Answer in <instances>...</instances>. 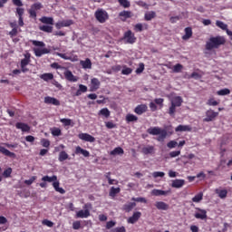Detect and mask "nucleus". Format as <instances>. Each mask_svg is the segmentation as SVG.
<instances>
[{
  "label": "nucleus",
  "mask_w": 232,
  "mask_h": 232,
  "mask_svg": "<svg viewBox=\"0 0 232 232\" xmlns=\"http://www.w3.org/2000/svg\"><path fill=\"white\" fill-rule=\"evenodd\" d=\"M179 146V143L175 140H170L167 143V147L169 148V150H173V148H177Z\"/></svg>",
  "instance_id": "4d7b16f0"
},
{
  "label": "nucleus",
  "mask_w": 232,
  "mask_h": 232,
  "mask_svg": "<svg viewBox=\"0 0 232 232\" xmlns=\"http://www.w3.org/2000/svg\"><path fill=\"white\" fill-rule=\"evenodd\" d=\"M42 224H43L44 226H47V227H53V222H52V221H50V220H48V219H44V220L42 221Z\"/></svg>",
  "instance_id": "0e129e2a"
},
{
  "label": "nucleus",
  "mask_w": 232,
  "mask_h": 232,
  "mask_svg": "<svg viewBox=\"0 0 232 232\" xmlns=\"http://www.w3.org/2000/svg\"><path fill=\"white\" fill-rule=\"evenodd\" d=\"M131 200H133V202H141L143 204H146L148 202L145 198H132Z\"/></svg>",
  "instance_id": "e2e57ef3"
},
{
  "label": "nucleus",
  "mask_w": 232,
  "mask_h": 232,
  "mask_svg": "<svg viewBox=\"0 0 232 232\" xmlns=\"http://www.w3.org/2000/svg\"><path fill=\"white\" fill-rule=\"evenodd\" d=\"M146 111H148V105H146V104L138 105L134 109V112L137 115H142V113H146Z\"/></svg>",
  "instance_id": "f3484780"
},
{
  "label": "nucleus",
  "mask_w": 232,
  "mask_h": 232,
  "mask_svg": "<svg viewBox=\"0 0 232 232\" xmlns=\"http://www.w3.org/2000/svg\"><path fill=\"white\" fill-rule=\"evenodd\" d=\"M184 66L180 63H177L176 65L173 66V72L174 73H180L182 72Z\"/></svg>",
  "instance_id": "3c124183"
},
{
  "label": "nucleus",
  "mask_w": 232,
  "mask_h": 232,
  "mask_svg": "<svg viewBox=\"0 0 232 232\" xmlns=\"http://www.w3.org/2000/svg\"><path fill=\"white\" fill-rule=\"evenodd\" d=\"M224 44H226V37L220 35L212 36L206 44V50L220 48V46H224Z\"/></svg>",
  "instance_id": "f03ea898"
},
{
  "label": "nucleus",
  "mask_w": 232,
  "mask_h": 232,
  "mask_svg": "<svg viewBox=\"0 0 232 232\" xmlns=\"http://www.w3.org/2000/svg\"><path fill=\"white\" fill-rule=\"evenodd\" d=\"M182 102H184V100L180 96H175L170 101V103L173 106H176V108H180V106H182Z\"/></svg>",
  "instance_id": "a211bd4d"
},
{
  "label": "nucleus",
  "mask_w": 232,
  "mask_h": 232,
  "mask_svg": "<svg viewBox=\"0 0 232 232\" xmlns=\"http://www.w3.org/2000/svg\"><path fill=\"white\" fill-rule=\"evenodd\" d=\"M43 8H44V5L40 2H36L33 4L30 9H28V14L31 19H37V11L43 10Z\"/></svg>",
  "instance_id": "39448f33"
},
{
  "label": "nucleus",
  "mask_w": 232,
  "mask_h": 232,
  "mask_svg": "<svg viewBox=\"0 0 232 232\" xmlns=\"http://www.w3.org/2000/svg\"><path fill=\"white\" fill-rule=\"evenodd\" d=\"M80 64L83 70H92V60L90 58L80 61Z\"/></svg>",
  "instance_id": "412c9836"
},
{
  "label": "nucleus",
  "mask_w": 232,
  "mask_h": 232,
  "mask_svg": "<svg viewBox=\"0 0 232 232\" xmlns=\"http://www.w3.org/2000/svg\"><path fill=\"white\" fill-rule=\"evenodd\" d=\"M72 24H73V20H63V21L57 22L55 24V28L57 30H61V28L72 26Z\"/></svg>",
  "instance_id": "9d476101"
},
{
  "label": "nucleus",
  "mask_w": 232,
  "mask_h": 232,
  "mask_svg": "<svg viewBox=\"0 0 232 232\" xmlns=\"http://www.w3.org/2000/svg\"><path fill=\"white\" fill-rule=\"evenodd\" d=\"M41 79L45 82L52 81V79H53V74L52 72H45L41 75Z\"/></svg>",
  "instance_id": "79ce46f5"
},
{
  "label": "nucleus",
  "mask_w": 232,
  "mask_h": 232,
  "mask_svg": "<svg viewBox=\"0 0 232 232\" xmlns=\"http://www.w3.org/2000/svg\"><path fill=\"white\" fill-rule=\"evenodd\" d=\"M196 209L199 212L195 213V218H198L199 220H206V218H208V211H206V209H202L200 208H196Z\"/></svg>",
  "instance_id": "1a4fd4ad"
},
{
  "label": "nucleus",
  "mask_w": 232,
  "mask_h": 232,
  "mask_svg": "<svg viewBox=\"0 0 232 232\" xmlns=\"http://www.w3.org/2000/svg\"><path fill=\"white\" fill-rule=\"evenodd\" d=\"M12 176V168H7L4 173H3V177H5V179H8Z\"/></svg>",
  "instance_id": "6e6d98bb"
},
{
  "label": "nucleus",
  "mask_w": 232,
  "mask_h": 232,
  "mask_svg": "<svg viewBox=\"0 0 232 232\" xmlns=\"http://www.w3.org/2000/svg\"><path fill=\"white\" fill-rule=\"evenodd\" d=\"M125 121L127 122H135V121H139V118L133 114H127Z\"/></svg>",
  "instance_id": "a18cd8bd"
},
{
  "label": "nucleus",
  "mask_w": 232,
  "mask_h": 232,
  "mask_svg": "<svg viewBox=\"0 0 232 232\" xmlns=\"http://www.w3.org/2000/svg\"><path fill=\"white\" fill-rule=\"evenodd\" d=\"M45 104H53V106H61V102L57 98L47 96L44 98Z\"/></svg>",
  "instance_id": "ddd939ff"
},
{
  "label": "nucleus",
  "mask_w": 232,
  "mask_h": 232,
  "mask_svg": "<svg viewBox=\"0 0 232 232\" xmlns=\"http://www.w3.org/2000/svg\"><path fill=\"white\" fill-rule=\"evenodd\" d=\"M34 55L36 57H43V55H46V53H50V49L48 48H34Z\"/></svg>",
  "instance_id": "dca6fc26"
},
{
  "label": "nucleus",
  "mask_w": 232,
  "mask_h": 232,
  "mask_svg": "<svg viewBox=\"0 0 232 232\" xmlns=\"http://www.w3.org/2000/svg\"><path fill=\"white\" fill-rule=\"evenodd\" d=\"M186 184V180L184 179H174L172 180L171 188H182Z\"/></svg>",
  "instance_id": "7c9ffc66"
},
{
  "label": "nucleus",
  "mask_w": 232,
  "mask_h": 232,
  "mask_svg": "<svg viewBox=\"0 0 232 232\" xmlns=\"http://www.w3.org/2000/svg\"><path fill=\"white\" fill-rule=\"evenodd\" d=\"M208 106H218V102L215 101V99L210 98L208 102Z\"/></svg>",
  "instance_id": "052dcab7"
},
{
  "label": "nucleus",
  "mask_w": 232,
  "mask_h": 232,
  "mask_svg": "<svg viewBox=\"0 0 232 232\" xmlns=\"http://www.w3.org/2000/svg\"><path fill=\"white\" fill-rule=\"evenodd\" d=\"M119 193H121V188H115V187H111L109 192L110 197H116L117 195H119Z\"/></svg>",
  "instance_id": "58836bf2"
},
{
  "label": "nucleus",
  "mask_w": 232,
  "mask_h": 232,
  "mask_svg": "<svg viewBox=\"0 0 232 232\" xmlns=\"http://www.w3.org/2000/svg\"><path fill=\"white\" fill-rule=\"evenodd\" d=\"M111 155H124V150L121 147H116L112 151H111Z\"/></svg>",
  "instance_id": "c03bdc74"
},
{
  "label": "nucleus",
  "mask_w": 232,
  "mask_h": 232,
  "mask_svg": "<svg viewBox=\"0 0 232 232\" xmlns=\"http://www.w3.org/2000/svg\"><path fill=\"white\" fill-rule=\"evenodd\" d=\"M216 26H218V28H220L221 30H224L225 32H227V24H224V22L222 21H216Z\"/></svg>",
  "instance_id": "a19ab883"
},
{
  "label": "nucleus",
  "mask_w": 232,
  "mask_h": 232,
  "mask_svg": "<svg viewBox=\"0 0 232 232\" xmlns=\"http://www.w3.org/2000/svg\"><path fill=\"white\" fill-rule=\"evenodd\" d=\"M105 126L108 130H113V128H117V124L113 123V121H106Z\"/></svg>",
  "instance_id": "13d9d810"
},
{
  "label": "nucleus",
  "mask_w": 232,
  "mask_h": 232,
  "mask_svg": "<svg viewBox=\"0 0 232 232\" xmlns=\"http://www.w3.org/2000/svg\"><path fill=\"white\" fill-rule=\"evenodd\" d=\"M144 72V63H140L139 68L136 69V73H142Z\"/></svg>",
  "instance_id": "774afa93"
},
{
  "label": "nucleus",
  "mask_w": 232,
  "mask_h": 232,
  "mask_svg": "<svg viewBox=\"0 0 232 232\" xmlns=\"http://www.w3.org/2000/svg\"><path fill=\"white\" fill-rule=\"evenodd\" d=\"M16 15H18V24L19 26H24V20L23 15H24V8H16Z\"/></svg>",
  "instance_id": "f8f14e48"
},
{
  "label": "nucleus",
  "mask_w": 232,
  "mask_h": 232,
  "mask_svg": "<svg viewBox=\"0 0 232 232\" xmlns=\"http://www.w3.org/2000/svg\"><path fill=\"white\" fill-rule=\"evenodd\" d=\"M148 28H150L148 24H136L134 25V31L136 32H142L143 30H148Z\"/></svg>",
  "instance_id": "c756f323"
},
{
  "label": "nucleus",
  "mask_w": 232,
  "mask_h": 232,
  "mask_svg": "<svg viewBox=\"0 0 232 232\" xmlns=\"http://www.w3.org/2000/svg\"><path fill=\"white\" fill-rule=\"evenodd\" d=\"M142 217V213L137 211L134 212L131 217H130L127 220L128 224H136V222H139V219Z\"/></svg>",
  "instance_id": "4468645a"
},
{
  "label": "nucleus",
  "mask_w": 232,
  "mask_h": 232,
  "mask_svg": "<svg viewBox=\"0 0 232 232\" xmlns=\"http://www.w3.org/2000/svg\"><path fill=\"white\" fill-rule=\"evenodd\" d=\"M0 153H2V155H5V157H10L11 159H15V153L11 152L10 150H8V149L0 146Z\"/></svg>",
  "instance_id": "4be33fe9"
},
{
  "label": "nucleus",
  "mask_w": 232,
  "mask_h": 232,
  "mask_svg": "<svg viewBox=\"0 0 232 232\" xmlns=\"http://www.w3.org/2000/svg\"><path fill=\"white\" fill-rule=\"evenodd\" d=\"M32 44H34V46H40L41 48H44V46H45L44 42L37 41V40H33Z\"/></svg>",
  "instance_id": "bf43d9fd"
},
{
  "label": "nucleus",
  "mask_w": 232,
  "mask_h": 232,
  "mask_svg": "<svg viewBox=\"0 0 232 232\" xmlns=\"http://www.w3.org/2000/svg\"><path fill=\"white\" fill-rule=\"evenodd\" d=\"M175 131H191V127L189 125H179Z\"/></svg>",
  "instance_id": "4c0bfd02"
},
{
  "label": "nucleus",
  "mask_w": 232,
  "mask_h": 232,
  "mask_svg": "<svg viewBox=\"0 0 232 232\" xmlns=\"http://www.w3.org/2000/svg\"><path fill=\"white\" fill-rule=\"evenodd\" d=\"M101 88V81L97 78H92L91 80V92H97Z\"/></svg>",
  "instance_id": "2eb2a0df"
},
{
  "label": "nucleus",
  "mask_w": 232,
  "mask_h": 232,
  "mask_svg": "<svg viewBox=\"0 0 232 232\" xmlns=\"http://www.w3.org/2000/svg\"><path fill=\"white\" fill-rule=\"evenodd\" d=\"M164 175H166L164 172H160V171H155L152 173V177L154 179H158V177H164Z\"/></svg>",
  "instance_id": "69168bd1"
},
{
  "label": "nucleus",
  "mask_w": 232,
  "mask_h": 232,
  "mask_svg": "<svg viewBox=\"0 0 232 232\" xmlns=\"http://www.w3.org/2000/svg\"><path fill=\"white\" fill-rule=\"evenodd\" d=\"M137 203L135 202H129L122 207V210L125 211V213H130L133 210V208H136Z\"/></svg>",
  "instance_id": "393cba45"
},
{
  "label": "nucleus",
  "mask_w": 232,
  "mask_h": 232,
  "mask_svg": "<svg viewBox=\"0 0 232 232\" xmlns=\"http://www.w3.org/2000/svg\"><path fill=\"white\" fill-rule=\"evenodd\" d=\"M215 193L221 199L227 198V189L226 188H216Z\"/></svg>",
  "instance_id": "aec40b11"
},
{
  "label": "nucleus",
  "mask_w": 232,
  "mask_h": 232,
  "mask_svg": "<svg viewBox=\"0 0 232 232\" xmlns=\"http://www.w3.org/2000/svg\"><path fill=\"white\" fill-rule=\"evenodd\" d=\"M35 180H37V176H32L30 179H25L24 182L26 186H32L33 182H35Z\"/></svg>",
  "instance_id": "864d4df0"
},
{
  "label": "nucleus",
  "mask_w": 232,
  "mask_h": 232,
  "mask_svg": "<svg viewBox=\"0 0 232 232\" xmlns=\"http://www.w3.org/2000/svg\"><path fill=\"white\" fill-rule=\"evenodd\" d=\"M78 139L84 140L85 142H94L95 137L90 135L89 133L82 132L78 135Z\"/></svg>",
  "instance_id": "9b49d317"
},
{
  "label": "nucleus",
  "mask_w": 232,
  "mask_h": 232,
  "mask_svg": "<svg viewBox=\"0 0 232 232\" xmlns=\"http://www.w3.org/2000/svg\"><path fill=\"white\" fill-rule=\"evenodd\" d=\"M151 193L154 195V197H160L162 195H169V193H171V190L153 189Z\"/></svg>",
  "instance_id": "c85d7f7f"
},
{
  "label": "nucleus",
  "mask_w": 232,
  "mask_h": 232,
  "mask_svg": "<svg viewBox=\"0 0 232 232\" xmlns=\"http://www.w3.org/2000/svg\"><path fill=\"white\" fill-rule=\"evenodd\" d=\"M94 17L98 23L104 24V23L110 19V14L106 10L98 8L94 13Z\"/></svg>",
  "instance_id": "20e7f679"
},
{
  "label": "nucleus",
  "mask_w": 232,
  "mask_h": 232,
  "mask_svg": "<svg viewBox=\"0 0 232 232\" xmlns=\"http://www.w3.org/2000/svg\"><path fill=\"white\" fill-rule=\"evenodd\" d=\"M155 17H157L155 11L147 12L144 15L145 21H151V19H155Z\"/></svg>",
  "instance_id": "e433bc0d"
},
{
  "label": "nucleus",
  "mask_w": 232,
  "mask_h": 232,
  "mask_svg": "<svg viewBox=\"0 0 232 232\" xmlns=\"http://www.w3.org/2000/svg\"><path fill=\"white\" fill-rule=\"evenodd\" d=\"M204 198V193L199 192L197 194L194 198H192V202H195L196 204H198Z\"/></svg>",
  "instance_id": "37998d69"
},
{
  "label": "nucleus",
  "mask_w": 232,
  "mask_h": 232,
  "mask_svg": "<svg viewBox=\"0 0 232 232\" xmlns=\"http://www.w3.org/2000/svg\"><path fill=\"white\" fill-rule=\"evenodd\" d=\"M133 72L132 68L127 67L126 65L123 66V69L121 70L122 75H130Z\"/></svg>",
  "instance_id": "09e8293b"
},
{
  "label": "nucleus",
  "mask_w": 232,
  "mask_h": 232,
  "mask_svg": "<svg viewBox=\"0 0 232 232\" xmlns=\"http://www.w3.org/2000/svg\"><path fill=\"white\" fill-rule=\"evenodd\" d=\"M122 41H125L127 44H135L137 43V37H135V34L131 30H128L124 33Z\"/></svg>",
  "instance_id": "423d86ee"
},
{
  "label": "nucleus",
  "mask_w": 232,
  "mask_h": 232,
  "mask_svg": "<svg viewBox=\"0 0 232 232\" xmlns=\"http://www.w3.org/2000/svg\"><path fill=\"white\" fill-rule=\"evenodd\" d=\"M60 122H62L63 126H73V122L71 119L63 118L60 120Z\"/></svg>",
  "instance_id": "de8ad7c7"
},
{
  "label": "nucleus",
  "mask_w": 232,
  "mask_h": 232,
  "mask_svg": "<svg viewBox=\"0 0 232 232\" xmlns=\"http://www.w3.org/2000/svg\"><path fill=\"white\" fill-rule=\"evenodd\" d=\"M58 160L60 162H64V160H70V156L68 155V153H66V151L62 150L59 153Z\"/></svg>",
  "instance_id": "72a5a7b5"
},
{
  "label": "nucleus",
  "mask_w": 232,
  "mask_h": 232,
  "mask_svg": "<svg viewBox=\"0 0 232 232\" xmlns=\"http://www.w3.org/2000/svg\"><path fill=\"white\" fill-rule=\"evenodd\" d=\"M30 57H32V55L30 53H27L24 54V58L21 60L20 66L23 73H26V72H28V68H26V66L30 64Z\"/></svg>",
  "instance_id": "0eeeda50"
},
{
  "label": "nucleus",
  "mask_w": 232,
  "mask_h": 232,
  "mask_svg": "<svg viewBox=\"0 0 232 232\" xmlns=\"http://www.w3.org/2000/svg\"><path fill=\"white\" fill-rule=\"evenodd\" d=\"M176 111H177V107L171 104L170 107L169 108V115H170V117H175Z\"/></svg>",
  "instance_id": "5fc2aeb1"
},
{
  "label": "nucleus",
  "mask_w": 232,
  "mask_h": 232,
  "mask_svg": "<svg viewBox=\"0 0 232 232\" xmlns=\"http://www.w3.org/2000/svg\"><path fill=\"white\" fill-rule=\"evenodd\" d=\"M81 221H74L73 223H72V229H75V230H77V229H81Z\"/></svg>",
  "instance_id": "338daca9"
},
{
  "label": "nucleus",
  "mask_w": 232,
  "mask_h": 232,
  "mask_svg": "<svg viewBox=\"0 0 232 232\" xmlns=\"http://www.w3.org/2000/svg\"><path fill=\"white\" fill-rule=\"evenodd\" d=\"M98 115H102V117H105V119H108L111 115V112H110V110H108V108H103L98 112Z\"/></svg>",
  "instance_id": "ea45409f"
},
{
  "label": "nucleus",
  "mask_w": 232,
  "mask_h": 232,
  "mask_svg": "<svg viewBox=\"0 0 232 232\" xmlns=\"http://www.w3.org/2000/svg\"><path fill=\"white\" fill-rule=\"evenodd\" d=\"M40 22L44 24L53 25V17L43 16L42 18H40Z\"/></svg>",
  "instance_id": "f704fd0d"
},
{
  "label": "nucleus",
  "mask_w": 232,
  "mask_h": 232,
  "mask_svg": "<svg viewBox=\"0 0 232 232\" xmlns=\"http://www.w3.org/2000/svg\"><path fill=\"white\" fill-rule=\"evenodd\" d=\"M118 3L123 8H130L131 6V4L129 0H118Z\"/></svg>",
  "instance_id": "49530a36"
},
{
  "label": "nucleus",
  "mask_w": 232,
  "mask_h": 232,
  "mask_svg": "<svg viewBox=\"0 0 232 232\" xmlns=\"http://www.w3.org/2000/svg\"><path fill=\"white\" fill-rule=\"evenodd\" d=\"M229 93H231V91L227 88L221 89V90L218 91V92H217V94L220 95V96L229 95Z\"/></svg>",
  "instance_id": "603ef678"
},
{
  "label": "nucleus",
  "mask_w": 232,
  "mask_h": 232,
  "mask_svg": "<svg viewBox=\"0 0 232 232\" xmlns=\"http://www.w3.org/2000/svg\"><path fill=\"white\" fill-rule=\"evenodd\" d=\"M149 135H159L157 140L162 142L168 137V130L160 127H150L147 130Z\"/></svg>",
  "instance_id": "7ed1b4c3"
},
{
  "label": "nucleus",
  "mask_w": 232,
  "mask_h": 232,
  "mask_svg": "<svg viewBox=\"0 0 232 232\" xmlns=\"http://www.w3.org/2000/svg\"><path fill=\"white\" fill-rule=\"evenodd\" d=\"M218 117V112H215L213 110H208L206 111V118L203 120V122H212L215 119Z\"/></svg>",
  "instance_id": "6e6552de"
},
{
  "label": "nucleus",
  "mask_w": 232,
  "mask_h": 232,
  "mask_svg": "<svg viewBox=\"0 0 232 232\" xmlns=\"http://www.w3.org/2000/svg\"><path fill=\"white\" fill-rule=\"evenodd\" d=\"M15 128L17 130H21L22 131H30V126H28V124L24 122H17L15 124Z\"/></svg>",
  "instance_id": "cd10ccee"
},
{
  "label": "nucleus",
  "mask_w": 232,
  "mask_h": 232,
  "mask_svg": "<svg viewBox=\"0 0 232 232\" xmlns=\"http://www.w3.org/2000/svg\"><path fill=\"white\" fill-rule=\"evenodd\" d=\"M63 75H64L65 79L67 81H69L70 82H77V78H75V76L73 75L72 71H70V70L65 71L63 72Z\"/></svg>",
  "instance_id": "6ab92c4d"
},
{
  "label": "nucleus",
  "mask_w": 232,
  "mask_h": 232,
  "mask_svg": "<svg viewBox=\"0 0 232 232\" xmlns=\"http://www.w3.org/2000/svg\"><path fill=\"white\" fill-rule=\"evenodd\" d=\"M41 144L44 148H50V140L47 139H42Z\"/></svg>",
  "instance_id": "680f3d73"
},
{
  "label": "nucleus",
  "mask_w": 232,
  "mask_h": 232,
  "mask_svg": "<svg viewBox=\"0 0 232 232\" xmlns=\"http://www.w3.org/2000/svg\"><path fill=\"white\" fill-rule=\"evenodd\" d=\"M119 17L121 21H126V19H130L132 17L131 11H121L119 14Z\"/></svg>",
  "instance_id": "b1692460"
},
{
  "label": "nucleus",
  "mask_w": 232,
  "mask_h": 232,
  "mask_svg": "<svg viewBox=\"0 0 232 232\" xmlns=\"http://www.w3.org/2000/svg\"><path fill=\"white\" fill-rule=\"evenodd\" d=\"M46 182H53V188H54V191L57 193H60L61 195H64L66 193V190L64 188H61V183L59 180H57V176L53 175L52 177L46 175L42 178V182L40 183V188H47L48 183Z\"/></svg>",
  "instance_id": "f257e3e1"
},
{
  "label": "nucleus",
  "mask_w": 232,
  "mask_h": 232,
  "mask_svg": "<svg viewBox=\"0 0 232 232\" xmlns=\"http://www.w3.org/2000/svg\"><path fill=\"white\" fill-rule=\"evenodd\" d=\"M39 30L45 32V34H52L53 32V26L52 25H40Z\"/></svg>",
  "instance_id": "c9c22d12"
},
{
  "label": "nucleus",
  "mask_w": 232,
  "mask_h": 232,
  "mask_svg": "<svg viewBox=\"0 0 232 232\" xmlns=\"http://www.w3.org/2000/svg\"><path fill=\"white\" fill-rule=\"evenodd\" d=\"M153 151H155V147L153 146H147L141 150V153H143V155H151Z\"/></svg>",
  "instance_id": "473e14b6"
},
{
  "label": "nucleus",
  "mask_w": 232,
  "mask_h": 232,
  "mask_svg": "<svg viewBox=\"0 0 232 232\" xmlns=\"http://www.w3.org/2000/svg\"><path fill=\"white\" fill-rule=\"evenodd\" d=\"M90 215V209L80 210L76 212V218H88Z\"/></svg>",
  "instance_id": "a878e982"
},
{
  "label": "nucleus",
  "mask_w": 232,
  "mask_h": 232,
  "mask_svg": "<svg viewBox=\"0 0 232 232\" xmlns=\"http://www.w3.org/2000/svg\"><path fill=\"white\" fill-rule=\"evenodd\" d=\"M155 207L157 208V209H160L162 211H168V209H169V205L163 201H157L155 203Z\"/></svg>",
  "instance_id": "5701e85b"
},
{
  "label": "nucleus",
  "mask_w": 232,
  "mask_h": 232,
  "mask_svg": "<svg viewBox=\"0 0 232 232\" xmlns=\"http://www.w3.org/2000/svg\"><path fill=\"white\" fill-rule=\"evenodd\" d=\"M51 133L53 137H61V135H63V132L61 131V129H59V128L52 129Z\"/></svg>",
  "instance_id": "8fccbe9b"
},
{
  "label": "nucleus",
  "mask_w": 232,
  "mask_h": 232,
  "mask_svg": "<svg viewBox=\"0 0 232 232\" xmlns=\"http://www.w3.org/2000/svg\"><path fill=\"white\" fill-rule=\"evenodd\" d=\"M80 153H81V155H83V157H90V151L78 146V147H76L75 154L79 155Z\"/></svg>",
  "instance_id": "2f4dec72"
},
{
  "label": "nucleus",
  "mask_w": 232,
  "mask_h": 232,
  "mask_svg": "<svg viewBox=\"0 0 232 232\" xmlns=\"http://www.w3.org/2000/svg\"><path fill=\"white\" fill-rule=\"evenodd\" d=\"M193 36V29L191 27L185 28V34L182 36L183 41H188Z\"/></svg>",
  "instance_id": "bb28decb"
}]
</instances>
